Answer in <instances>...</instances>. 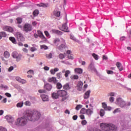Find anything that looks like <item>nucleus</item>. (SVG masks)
Returning <instances> with one entry per match:
<instances>
[{"instance_id": "30", "label": "nucleus", "mask_w": 131, "mask_h": 131, "mask_svg": "<svg viewBox=\"0 0 131 131\" xmlns=\"http://www.w3.org/2000/svg\"><path fill=\"white\" fill-rule=\"evenodd\" d=\"M63 86L62 85V84L60 82H58L56 84V88L57 90H61V88H62Z\"/></svg>"}, {"instance_id": "47", "label": "nucleus", "mask_w": 131, "mask_h": 131, "mask_svg": "<svg viewBox=\"0 0 131 131\" xmlns=\"http://www.w3.org/2000/svg\"><path fill=\"white\" fill-rule=\"evenodd\" d=\"M118 112H120V108H116L114 111L113 113L115 114V113H118Z\"/></svg>"}, {"instance_id": "10", "label": "nucleus", "mask_w": 131, "mask_h": 131, "mask_svg": "<svg viewBox=\"0 0 131 131\" xmlns=\"http://www.w3.org/2000/svg\"><path fill=\"white\" fill-rule=\"evenodd\" d=\"M61 29L62 31H64V32H70L69 29H68V27H67V24L62 25Z\"/></svg>"}, {"instance_id": "64", "label": "nucleus", "mask_w": 131, "mask_h": 131, "mask_svg": "<svg viewBox=\"0 0 131 131\" xmlns=\"http://www.w3.org/2000/svg\"><path fill=\"white\" fill-rule=\"evenodd\" d=\"M73 119L74 120H76V119H77V116H76V115L73 116Z\"/></svg>"}, {"instance_id": "1", "label": "nucleus", "mask_w": 131, "mask_h": 131, "mask_svg": "<svg viewBox=\"0 0 131 131\" xmlns=\"http://www.w3.org/2000/svg\"><path fill=\"white\" fill-rule=\"evenodd\" d=\"M39 118H40V113L33 111L26 113L24 116L18 118L15 121V124L16 126H26L28 123V120L35 121V120H38Z\"/></svg>"}, {"instance_id": "14", "label": "nucleus", "mask_w": 131, "mask_h": 131, "mask_svg": "<svg viewBox=\"0 0 131 131\" xmlns=\"http://www.w3.org/2000/svg\"><path fill=\"white\" fill-rule=\"evenodd\" d=\"M67 54L68 55V59H70V60H73V55L71 54V51L68 50L67 51Z\"/></svg>"}, {"instance_id": "46", "label": "nucleus", "mask_w": 131, "mask_h": 131, "mask_svg": "<svg viewBox=\"0 0 131 131\" xmlns=\"http://www.w3.org/2000/svg\"><path fill=\"white\" fill-rule=\"evenodd\" d=\"M71 79H78L79 77L77 75H74L71 77Z\"/></svg>"}, {"instance_id": "62", "label": "nucleus", "mask_w": 131, "mask_h": 131, "mask_svg": "<svg viewBox=\"0 0 131 131\" xmlns=\"http://www.w3.org/2000/svg\"><path fill=\"white\" fill-rule=\"evenodd\" d=\"M5 95H6V96H7V97H8V98H11V94H10V93H6L5 94Z\"/></svg>"}, {"instance_id": "56", "label": "nucleus", "mask_w": 131, "mask_h": 131, "mask_svg": "<svg viewBox=\"0 0 131 131\" xmlns=\"http://www.w3.org/2000/svg\"><path fill=\"white\" fill-rule=\"evenodd\" d=\"M12 70H14V67L11 66L8 69V71L9 72H11V71H12Z\"/></svg>"}, {"instance_id": "38", "label": "nucleus", "mask_w": 131, "mask_h": 131, "mask_svg": "<svg viewBox=\"0 0 131 131\" xmlns=\"http://www.w3.org/2000/svg\"><path fill=\"white\" fill-rule=\"evenodd\" d=\"M52 57H53V54L52 53L46 54V58H47V59H52Z\"/></svg>"}, {"instance_id": "54", "label": "nucleus", "mask_w": 131, "mask_h": 131, "mask_svg": "<svg viewBox=\"0 0 131 131\" xmlns=\"http://www.w3.org/2000/svg\"><path fill=\"white\" fill-rule=\"evenodd\" d=\"M102 106L103 109H105L107 107V104H106V103L105 102H103L102 103Z\"/></svg>"}, {"instance_id": "12", "label": "nucleus", "mask_w": 131, "mask_h": 131, "mask_svg": "<svg viewBox=\"0 0 131 131\" xmlns=\"http://www.w3.org/2000/svg\"><path fill=\"white\" fill-rule=\"evenodd\" d=\"M116 66H117L118 69H119V71H122V70H123V67H122L121 63L117 62L116 63Z\"/></svg>"}, {"instance_id": "25", "label": "nucleus", "mask_w": 131, "mask_h": 131, "mask_svg": "<svg viewBox=\"0 0 131 131\" xmlns=\"http://www.w3.org/2000/svg\"><path fill=\"white\" fill-rule=\"evenodd\" d=\"M53 43H54V45H56V46H58V45L60 43V39L59 38H56L54 39L53 40Z\"/></svg>"}, {"instance_id": "57", "label": "nucleus", "mask_w": 131, "mask_h": 131, "mask_svg": "<svg viewBox=\"0 0 131 131\" xmlns=\"http://www.w3.org/2000/svg\"><path fill=\"white\" fill-rule=\"evenodd\" d=\"M0 131H7V129L3 127H0Z\"/></svg>"}, {"instance_id": "24", "label": "nucleus", "mask_w": 131, "mask_h": 131, "mask_svg": "<svg viewBox=\"0 0 131 131\" xmlns=\"http://www.w3.org/2000/svg\"><path fill=\"white\" fill-rule=\"evenodd\" d=\"M58 50L59 51H63L64 49H66V45L65 44H61L58 47Z\"/></svg>"}, {"instance_id": "9", "label": "nucleus", "mask_w": 131, "mask_h": 131, "mask_svg": "<svg viewBox=\"0 0 131 131\" xmlns=\"http://www.w3.org/2000/svg\"><path fill=\"white\" fill-rule=\"evenodd\" d=\"M5 118L7 120L8 122H9V123H12V122H14V118H13L12 116L7 115L5 117Z\"/></svg>"}, {"instance_id": "40", "label": "nucleus", "mask_w": 131, "mask_h": 131, "mask_svg": "<svg viewBox=\"0 0 131 131\" xmlns=\"http://www.w3.org/2000/svg\"><path fill=\"white\" fill-rule=\"evenodd\" d=\"M17 22L18 24L22 23V18L18 17L16 18Z\"/></svg>"}, {"instance_id": "33", "label": "nucleus", "mask_w": 131, "mask_h": 131, "mask_svg": "<svg viewBox=\"0 0 131 131\" xmlns=\"http://www.w3.org/2000/svg\"><path fill=\"white\" fill-rule=\"evenodd\" d=\"M56 77L58 79H60V78H62V73L61 72L58 73L56 74Z\"/></svg>"}, {"instance_id": "39", "label": "nucleus", "mask_w": 131, "mask_h": 131, "mask_svg": "<svg viewBox=\"0 0 131 131\" xmlns=\"http://www.w3.org/2000/svg\"><path fill=\"white\" fill-rule=\"evenodd\" d=\"M93 57L96 60H99V56L95 53H93L92 54Z\"/></svg>"}, {"instance_id": "36", "label": "nucleus", "mask_w": 131, "mask_h": 131, "mask_svg": "<svg viewBox=\"0 0 131 131\" xmlns=\"http://www.w3.org/2000/svg\"><path fill=\"white\" fill-rule=\"evenodd\" d=\"M38 93L40 94H47V91L45 89L38 90Z\"/></svg>"}, {"instance_id": "42", "label": "nucleus", "mask_w": 131, "mask_h": 131, "mask_svg": "<svg viewBox=\"0 0 131 131\" xmlns=\"http://www.w3.org/2000/svg\"><path fill=\"white\" fill-rule=\"evenodd\" d=\"M24 104L25 106H31V102L29 101H27L24 103Z\"/></svg>"}, {"instance_id": "53", "label": "nucleus", "mask_w": 131, "mask_h": 131, "mask_svg": "<svg viewBox=\"0 0 131 131\" xmlns=\"http://www.w3.org/2000/svg\"><path fill=\"white\" fill-rule=\"evenodd\" d=\"M50 73H51V74H52L53 75H55L56 73H55V71L54 70V69H51L50 70Z\"/></svg>"}, {"instance_id": "13", "label": "nucleus", "mask_w": 131, "mask_h": 131, "mask_svg": "<svg viewBox=\"0 0 131 131\" xmlns=\"http://www.w3.org/2000/svg\"><path fill=\"white\" fill-rule=\"evenodd\" d=\"M93 108L86 109V114L89 115V116H91L93 113H94V111H93Z\"/></svg>"}, {"instance_id": "4", "label": "nucleus", "mask_w": 131, "mask_h": 131, "mask_svg": "<svg viewBox=\"0 0 131 131\" xmlns=\"http://www.w3.org/2000/svg\"><path fill=\"white\" fill-rule=\"evenodd\" d=\"M117 104L118 105V106L121 107V108H123V107H124V106L126 105L125 101H124V100L122 99L121 98L117 99Z\"/></svg>"}, {"instance_id": "63", "label": "nucleus", "mask_w": 131, "mask_h": 131, "mask_svg": "<svg viewBox=\"0 0 131 131\" xmlns=\"http://www.w3.org/2000/svg\"><path fill=\"white\" fill-rule=\"evenodd\" d=\"M79 117H80V118L81 119H82V120H83V119H84V118H85L84 116L83 115H80L79 116Z\"/></svg>"}, {"instance_id": "34", "label": "nucleus", "mask_w": 131, "mask_h": 131, "mask_svg": "<svg viewBox=\"0 0 131 131\" xmlns=\"http://www.w3.org/2000/svg\"><path fill=\"white\" fill-rule=\"evenodd\" d=\"M80 113L81 114H86V109L85 108H82L81 110H80Z\"/></svg>"}, {"instance_id": "55", "label": "nucleus", "mask_w": 131, "mask_h": 131, "mask_svg": "<svg viewBox=\"0 0 131 131\" xmlns=\"http://www.w3.org/2000/svg\"><path fill=\"white\" fill-rule=\"evenodd\" d=\"M45 34L47 37H49V36H50V33H49V32H48V31H45Z\"/></svg>"}, {"instance_id": "49", "label": "nucleus", "mask_w": 131, "mask_h": 131, "mask_svg": "<svg viewBox=\"0 0 131 131\" xmlns=\"http://www.w3.org/2000/svg\"><path fill=\"white\" fill-rule=\"evenodd\" d=\"M86 123H88V122L85 120H82L81 121V125H85V124H86Z\"/></svg>"}, {"instance_id": "3", "label": "nucleus", "mask_w": 131, "mask_h": 131, "mask_svg": "<svg viewBox=\"0 0 131 131\" xmlns=\"http://www.w3.org/2000/svg\"><path fill=\"white\" fill-rule=\"evenodd\" d=\"M23 31L27 33L32 31V26L30 24L26 23L23 27Z\"/></svg>"}, {"instance_id": "19", "label": "nucleus", "mask_w": 131, "mask_h": 131, "mask_svg": "<svg viewBox=\"0 0 131 131\" xmlns=\"http://www.w3.org/2000/svg\"><path fill=\"white\" fill-rule=\"evenodd\" d=\"M4 30L5 31H8V32H13V28L10 27H5L4 28Z\"/></svg>"}, {"instance_id": "29", "label": "nucleus", "mask_w": 131, "mask_h": 131, "mask_svg": "<svg viewBox=\"0 0 131 131\" xmlns=\"http://www.w3.org/2000/svg\"><path fill=\"white\" fill-rule=\"evenodd\" d=\"M37 6L38 7H42L43 8H47V7L49 6L48 4H45L43 3H40L39 4H37Z\"/></svg>"}, {"instance_id": "7", "label": "nucleus", "mask_w": 131, "mask_h": 131, "mask_svg": "<svg viewBox=\"0 0 131 131\" xmlns=\"http://www.w3.org/2000/svg\"><path fill=\"white\" fill-rule=\"evenodd\" d=\"M57 94L59 97H66V96H67V91L65 90H58L57 91Z\"/></svg>"}, {"instance_id": "21", "label": "nucleus", "mask_w": 131, "mask_h": 131, "mask_svg": "<svg viewBox=\"0 0 131 131\" xmlns=\"http://www.w3.org/2000/svg\"><path fill=\"white\" fill-rule=\"evenodd\" d=\"M53 33H55L56 34H58V35H62V32L58 30H55L53 29L52 30Z\"/></svg>"}, {"instance_id": "17", "label": "nucleus", "mask_w": 131, "mask_h": 131, "mask_svg": "<svg viewBox=\"0 0 131 131\" xmlns=\"http://www.w3.org/2000/svg\"><path fill=\"white\" fill-rule=\"evenodd\" d=\"M90 94H91V90H88L84 94V99H89L90 98Z\"/></svg>"}, {"instance_id": "51", "label": "nucleus", "mask_w": 131, "mask_h": 131, "mask_svg": "<svg viewBox=\"0 0 131 131\" xmlns=\"http://www.w3.org/2000/svg\"><path fill=\"white\" fill-rule=\"evenodd\" d=\"M106 72L107 74H113V73H114L113 71L110 70H106Z\"/></svg>"}, {"instance_id": "22", "label": "nucleus", "mask_w": 131, "mask_h": 131, "mask_svg": "<svg viewBox=\"0 0 131 131\" xmlns=\"http://www.w3.org/2000/svg\"><path fill=\"white\" fill-rule=\"evenodd\" d=\"M49 82H54V83H56L57 82V79L56 77H52L48 79Z\"/></svg>"}, {"instance_id": "52", "label": "nucleus", "mask_w": 131, "mask_h": 131, "mask_svg": "<svg viewBox=\"0 0 131 131\" xmlns=\"http://www.w3.org/2000/svg\"><path fill=\"white\" fill-rule=\"evenodd\" d=\"M27 73H28V74H33V73H34L33 70H30L28 71Z\"/></svg>"}, {"instance_id": "32", "label": "nucleus", "mask_w": 131, "mask_h": 131, "mask_svg": "<svg viewBox=\"0 0 131 131\" xmlns=\"http://www.w3.org/2000/svg\"><path fill=\"white\" fill-rule=\"evenodd\" d=\"M100 115L101 117H103L105 115V111L103 109H101L100 111Z\"/></svg>"}, {"instance_id": "2", "label": "nucleus", "mask_w": 131, "mask_h": 131, "mask_svg": "<svg viewBox=\"0 0 131 131\" xmlns=\"http://www.w3.org/2000/svg\"><path fill=\"white\" fill-rule=\"evenodd\" d=\"M100 126L102 130L104 131H116L117 130V127L113 124H106V123H101L100 124Z\"/></svg>"}, {"instance_id": "41", "label": "nucleus", "mask_w": 131, "mask_h": 131, "mask_svg": "<svg viewBox=\"0 0 131 131\" xmlns=\"http://www.w3.org/2000/svg\"><path fill=\"white\" fill-rule=\"evenodd\" d=\"M39 12L38 11V10H35L33 12V15L34 16H37L38 14H39Z\"/></svg>"}, {"instance_id": "8", "label": "nucleus", "mask_w": 131, "mask_h": 131, "mask_svg": "<svg viewBox=\"0 0 131 131\" xmlns=\"http://www.w3.org/2000/svg\"><path fill=\"white\" fill-rule=\"evenodd\" d=\"M37 33L38 34V36H39L40 38L44 40V41H47V38L45 37V35H43V34H42V32H41V31H37Z\"/></svg>"}, {"instance_id": "11", "label": "nucleus", "mask_w": 131, "mask_h": 131, "mask_svg": "<svg viewBox=\"0 0 131 131\" xmlns=\"http://www.w3.org/2000/svg\"><path fill=\"white\" fill-rule=\"evenodd\" d=\"M53 88V86L51 84L47 83L44 85V89L46 91H50Z\"/></svg>"}, {"instance_id": "23", "label": "nucleus", "mask_w": 131, "mask_h": 131, "mask_svg": "<svg viewBox=\"0 0 131 131\" xmlns=\"http://www.w3.org/2000/svg\"><path fill=\"white\" fill-rule=\"evenodd\" d=\"M9 40L10 41L12 42V43H14V45H17V41L16 40V39L14 37H9Z\"/></svg>"}, {"instance_id": "50", "label": "nucleus", "mask_w": 131, "mask_h": 131, "mask_svg": "<svg viewBox=\"0 0 131 131\" xmlns=\"http://www.w3.org/2000/svg\"><path fill=\"white\" fill-rule=\"evenodd\" d=\"M16 80H17V81H18L19 82H21V81H22V79H21V78H20L19 77H16L15 78Z\"/></svg>"}, {"instance_id": "18", "label": "nucleus", "mask_w": 131, "mask_h": 131, "mask_svg": "<svg viewBox=\"0 0 131 131\" xmlns=\"http://www.w3.org/2000/svg\"><path fill=\"white\" fill-rule=\"evenodd\" d=\"M41 98L44 102H46V101H48L49 100V97L45 95V94H42L41 95Z\"/></svg>"}, {"instance_id": "16", "label": "nucleus", "mask_w": 131, "mask_h": 131, "mask_svg": "<svg viewBox=\"0 0 131 131\" xmlns=\"http://www.w3.org/2000/svg\"><path fill=\"white\" fill-rule=\"evenodd\" d=\"M82 85H83V83H82V82L80 81L77 84V90L78 91H81V90H82Z\"/></svg>"}, {"instance_id": "20", "label": "nucleus", "mask_w": 131, "mask_h": 131, "mask_svg": "<svg viewBox=\"0 0 131 131\" xmlns=\"http://www.w3.org/2000/svg\"><path fill=\"white\" fill-rule=\"evenodd\" d=\"M59 94H58V91L57 92V93H53L52 94V97L53 98V99H58L59 98Z\"/></svg>"}, {"instance_id": "44", "label": "nucleus", "mask_w": 131, "mask_h": 131, "mask_svg": "<svg viewBox=\"0 0 131 131\" xmlns=\"http://www.w3.org/2000/svg\"><path fill=\"white\" fill-rule=\"evenodd\" d=\"M40 49H44V50H48V49H49V48L48 47V46H47L46 45H41Z\"/></svg>"}, {"instance_id": "6", "label": "nucleus", "mask_w": 131, "mask_h": 131, "mask_svg": "<svg viewBox=\"0 0 131 131\" xmlns=\"http://www.w3.org/2000/svg\"><path fill=\"white\" fill-rule=\"evenodd\" d=\"M16 36L18 41H25V38L21 32H17L16 34Z\"/></svg>"}, {"instance_id": "35", "label": "nucleus", "mask_w": 131, "mask_h": 131, "mask_svg": "<svg viewBox=\"0 0 131 131\" xmlns=\"http://www.w3.org/2000/svg\"><path fill=\"white\" fill-rule=\"evenodd\" d=\"M23 104H24L23 102H18L16 104V106L18 107V108H21V107H23Z\"/></svg>"}, {"instance_id": "45", "label": "nucleus", "mask_w": 131, "mask_h": 131, "mask_svg": "<svg viewBox=\"0 0 131 131\" xmlns=\"http://www.w3.org/2000/svg\"><path fill=\"white\" fill-rule=\"evenodd\" d=\"M82 107V105H81L80 104H78L75 107V109H76V110H79V109H81Z\"/></svg>"}, {"instance_id": "43", "label": "nucleus", "mask_w": 131, "mask_h": 131, "mask_svg": "<svg viewBox=\"0 0 131 131\" xmlns=\"http://www.w3.org/2000/svg\"><path fill=\"white\" fill-rule=\"evenodd\" d=\"M60 14L61 13L60 12V11H56L54 13V15L55 16H56V17H59V16H60Z\"/></svg>"}, {"instance_id": "31", "label": "nucleus", "mask_w": 131, "mask_h": 131, "mask_svg": "<svg viewBox=\"0 0 131 131\" xmlns=\"http://www.w3.org/2000/svg\"><path fill=\"white\" fill-rule=\"evenodd\" d=\"M5 58H9L10 57V53L8 51H5L4 54Z\"/></svg>"}, {"instance_id": "26", "label": "nucleus", "mask_w": 131, "mask_h": 131, "mask_svg": "<svg viewBox=\"0 0 131 131\" xmlns=\"http://www.w3.org/2000/svg\"><path fill=\"white\" fill-rule=\"evenodd\" d=\"M75 72L79 74H81V73H82V69L80 68H76L75 69Z\"/></svg>"}, {"instance_id": "58", "label": "nucleus", "mask_w": 131, "mask_h": 131, "mask_svg": "<svg viewBox=\"0 0 131 131\" xmlns=\"http://www.w3.org/2000/svg\"><path fill=\"white\" fill-rule=\"evenodd\" d=\"M44 70H46V71H49L50 70V68L47 66L44 67L43 68Z\"/></svg>"}, {"instance_id": "60", "label": "nucleus", "mask_w": 131, "mask_h": 131, "mask_svg": "<svg viewBox=\"0 0 131 131\" xmlns=\"http://www.w3.org/2000/svg\"><path fill=\"white\" fill-rule=\"evenodd\" d=\"M110 102H111V103H113V102H114V97L110 98Z\"/></svg>"}, {"instance_id": "61", "label": "nucleus", "mask_w": 131, "mask_h": 131, "mask_svg": "<svg viewBox=\"0 0 131 131\" xmlns=\"http://www.w3.org/2000/svg\"><path fill=\"white\" fill-rule=\"evenodd\" d=\"M115 95V93L113 92H111L109 93V96H110L111 97H114Z\"/></svg>"}, {"instance_id": "37", "label": "nucleus", "mask_w": 131, "mask_h": 131, "mask_svg": "<svg viewBox=\"0 0 131 131\" xmlns=\"http://www.w3.org/2000/svg\"><path fill=\"white\" fill-rule=\"evenodd\" d=\"M70 73H71V72H70V71L67 70L64 74L65 77H67L68 76H69V74H70Z\"/></svg>"}, {"instance_id": "27", "label": "nucleus", "mask_w": 131, "mask_h": 131, "mask_svg": "<svg viewBox=\"0 0 131 131\" xmlns=\"http://www.w3.org/2000/svg\"><path fill=\"white\" fill-rule=\"evenodd\" d=\"M7 36V34L5 32H0V39H2L3 37H6Z\"/></svg>"}, {"instance_id": "15", "label": "nucleus", "mask_w": 131, "mask_h": 131, "mask_svg": "<svg viewBox=\"0 0 131 131\" xmlns=\"http://www.w3.org/2000/svg\"><path fill=\"white\" fill-rule=\"evenodd\" d=\"M63 90H65V91H69V90L71 89V87H70L69 83H67L63 85Z\"/></svg>"}, {"instance_id": "5", "label": "nucleus", "mask_w": 131, "mask_h": 131, "mask_svg": "<svg viewBox=\"0 0 131 131\" xmlns=\"http://www.w3.org/2000/svg\"><path fill=\"white\" fill-rule=\"evenodd\" d=\"M12 56L13 58L16 59V61L17 62L20 61V60H21V58L22 57V55L20 54H18V53L16 51L12 53Z\"/></svg>"}, {"instance_id": "28", "label": "nucleus", "mask_w": 131, "mask_h": 131, "mask_svg": "<svg viewBox=\"0 0 131 131\" xmlns=\"http://www.w3.org/2000/svg\"><path fill=\"white\" fill-rule=\"evenodd\" d=\"M65 55H66V53H60L58 55V58L61 59H63L65 58Z\"/></svg>"}, {"instance_id": "59", "label": "nucleus", "mask_w": 131, "mask_h": 131, "mask_svg": "<svg viewBox=\"0 0 131 131\" xmlns=\"http://www.w3.org/2000/svg\"><path fill=\"white\" fill-rule=\"evenodd\" d=\"M70 37L71 39H72L73 40H76V38H75V37H74V36L71 35Z\"/></svg>"}, {"instance_id": "48", "label": "nucleus", "mask_w": 131, "mask_h": 131, "mask_svg": "<svg viewBox=\"0 0 131 131\" xmlns=\"http://www.w3.org/2000/svg\"><path fill=\"white\" fill-rule=\"evenodd\" d=\"M112 109V108H111V107H110V106H106L105 107V108H104V110L105 111H111Z\"/></svg>"}]
</instances>
